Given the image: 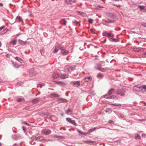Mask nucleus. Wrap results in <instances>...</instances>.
I'll return each mask as SVG.
<instances>
[{"mask_svg": "<svg viewBox=\"0 0 146 146\" xmlns=\"http://www.w3.org/2000/svg\"><path fill=\"white\" fill-rule=\"evenodd\" d=\"M69 2L67 3V4H72L73 3H75L76 2V0H69Z\"/></svg>", "mask_w": 146, "mask_h": 146, "instance_id": "obj_25", "label": "nucleus"}, {"mask_svg": "<svg viewBox=\"0 0 146 146\" xmlns=\"http://www.w3.org/2000/svg\"><path fill=\"white\" fill-rule=\"evenodd\" d=\"M15 59L17 61L19 62H21L23 60L20 58L18 57H16L15 58Z\"/></svg>", "mask_w": 146, "mask_h": 146, "instance_id": "obj_22", "label": "nucleus"}, {"mask_svg": "<svg viewBox=\"0 0 146 146\" xmlns=\"http://www.w3.org/2000/svg\"><path fill=\"white\" fill-rule=\"evenodd\" d=\"M103 7H101L100 6H97L96 7V9L98 10H100V8H102Z\"/></svg>", "mask_w": 146, "mask_h": 146, "instance_id": "obj_39", "label": "nucleus"}, {"mask_svg": "<svg viewBox=\"0 0 146 146\" xmlns=\"http://www.w3.org/2000/svg\"><path fill=\"white\" fill-rule=\"evenodd\" d=\"M68 76V74H62L60 76V77L62 79H65L67 78Z\"/></svg>", "mask_w": 146, "mask_h": 146, "instance_id": "obj_12", "label": "nucleus"}, {"mask_svg": "<svg viewBox=\"0 0 146 146\" xmlns=\"http://www.w3.org/2000/svg\"><path fill=\"white\" fill-rule=\"evenodd\" d=\"M39 98H37L35 99H33L31 100L32 103L33 104H36L38 103L40 100Z\"/></svg>", "mask_w": 146, "mask_h": 146, "instance_id": "obj_10", "label": "nucleus"}, {"mask_svg": "<svg viewBox=\"0 0 146 146\" xmlns=\"http://www.w3.org/2000/svg\"><path fill=\"white\" fill-rule=\"evenodd\" d=\"M28 72L29 75L31 76H35L37 73L36 69L34 68H31L29 69L28 71Z\"/></svg>", "mask_w": 146, "mask_h": 146, "instance_id": "obj_1", "label": "nucleus"}, {"mask_svg": "<svg viewBox=\"0 0 146 146\" xmlns=\"http://www.w3.org/2000/svg\"><path fill=\"white\" fill-rule=\"evenodd\" d=\"M65 1L66 3L67 4L68 3H67V1L66 0H65Z\"/></svg>", "mask_w": 146, "mask_h": 146, "instance_id": "obj_62", "label": "nucleus"}, {"mask_svg": "<svg viewBox=\"0 0 146 146\" xmlns=\"http://www.w3.org/2000/svg\"><path fill=\"white\" fill-rule=\"evenodd\" d=\"M36 139L39 141H41L44 140H43V137L41 136H39L38 137H36L35 138Z\"/></svg>", "mask_w": 146, "mask_h": 146, "instance_id": "obj_16", "label": "nucleus"}, {"mask_svg": "<svg viewBox=\"0 0 146 146\" xmlns=\"http://www.w3.org/2000/svg\"><path fill=\"white\" fill-rule=\"evenodd\" d=\"M139 120L140 121H144V119H139Z\"/></svg>", "mask_w": 146, "mask_h": 146, "instance_id": "obj_61", "label": "nucleus"}, {"mask_svg": "<svg viewBox=\"0 0 146 146\" xmlns=\"http://www.w3.org/2000/svg\"><path fill=\"white\" fill-rule=\"evenodd\" d=\"M84 142L86 143H96V142L95 141H84Z\"/></svg>", "mask_w": 146, "mask_h": 146, "instance_id": "obj_30", "label": "nucleus"}, {"mask_svg": "<svg viewBox=\"0 0 146 146\" xmlns=\"http://www.w3.org/2000/svg\"><path fill=\"white\" fill-rule=\"evenodd\" d=\"M60 50H61V53L64 55H66L68 53V51L66 50L62 46H61V48H60Z\"/></svg>", "mask_w": 146, "mask_h": 146, "instance_id": "obj_9", "label": "nucleus"}, {"mask_svg": "<svg viewBox=\"0 0 146 146\" xmlns=\"http://www.w3.org/2000/svg\"><path fill=\"white\" fill-rule=\"evenodd\" d=\"M25 100V99H23L22 98H18L17 99V101L19 102H21L23 101H24Z\"/></svg>", "mask_w": 146, "mask_h": 146, "instance_id": "obj_35", "label": "nucleus"}, {"mask_svg": "<svg viewBox=\"0 0 146 146\" xmlns=\"http://www.w3.org/2000/svg\"><path fill=\"white\" fill-rule=\"evenodd\" d=\"M50 96L52 97H59V95L55 93H52L50 95Z\"/></svg>", "mask_w": 146, "mask_h": 146, "instance_id": "obj_19", "label": "nucleus"}, {"mask_svg": "<svg viewBox=\"0 0 146 146\" xmlns=\"http://www.w3.org/2000/svg\"><path fill=\"white\" fill-rule=\"evenodd\" d=\"M125 90L123 89H117L116 91V94L118 95H120L121 96H123L125 95Z\"/></svg>", "mask_w": 146, "mask_h": 146, "instance_id": "obj_2", "label": "nucleus"}, {"mask_svg": "<svg viewBox=\"0 0 146 146\" xmlns=\"http://www.w3.org/2000/svg\"><path fill=\"white\" fill-rule=\"evenodd\" d=\"M51 131L50 130L46 131V135L49 134L51 133Z\"/></svg>", "mask_w": 146, "mask_h": 146, "instance_id": "obj_43", "label": "nucleus"}, {"mask_svg": "<svg viewBox=\"0 0 146 146\" xmlns=\"http://www.w3.org/2000/svg\"><path fill=\"white\" fill-rule=\"evenodd\" d=\"M16 41L15 40H14L13 41H11L10 42V44H12L13 45H15L16 44Z\"/></svg>", "mask_w": 146, "mask_h": 146, "instance_id": "obj_31", "label": "nucleus"}, {"mask_svg": "<svg viewBox=\"0 0 146 146\" xmlns=\"http://www.w3.org/2000/svg\"><path fill=\"white\" fill-rule=\"evenodd\" d=\"M114 35L110 33H108L107 37L110 39H112L114 37Z\"/></svg>", "mask_w": 146, "mask_h": 146, "instance_id": "obj_14", "label": "nucleus"}, {"mask_svg": "<svg viewBox=\"0 0 146 146\" xmlns=\"http://www.w3.org/2000/svg\"><path fill=\"white\" fill-rule=\"evenodd\" d=\"M73 23H76V24H78V22H77L76 21H73Z\"/></svg>", "mask_w": 146, "mask_h": 146, "instance_id": "obj_55", "label": "nucleus"}, {"mask_svg": "<svg viewBox=\"0 0 146 146\" xmlns=\"http://www.w3.org/2000/svg\"><path fill=\"white\" fill-rule=\"evenodd\" d=\"M108 34V33L107 32H104L102 33V35L104 36H107V37Z\"/></svg>", "mask_w": 146, "mask_h": 146, "instance_id": "obj_34", "label": "nucleus"}, {"mask_svg": "<svg viewBox=\"0 0 146 146\" xmlns=\"http://www.w3.org/2000/svg\"><path fill=\"white\" fill-rule=\"evenodd\" d=\"M73 84L76 86H78L80 85L79 82L78 81L74 82Z\"/></svg>", "mask_w": 146, "mask_h": 146, "instance_id": "obj_20", "label": "nucleus"}, {"mask_svg": "<svg viewBox=\"0 0 146 146\" xmlns=\"http://www.w3.org/2000/svg\"><path fill=\"white\" fill-rule=\"evenodd\" d=\"M141 25L144 27H146V23H141Z\"/></svg>", "mask_w": 146, "mask_h": 146, "instance_id": "obj_42", "label": "nucleus"}, {"mask_svg": "<svg viewBox=\"0 0 146 146\" xmlns=\"http://www.w3.org/2000/svg\"><path fill=\"white\" fill-rule=\"evenodd\" d=\"M59 100L60 101V102L61 103L63 102H67V101L66 100L63 98H60L59 99Z\"/></svg>", "mask_w": 146, "mask_h": 146, "instance_id": "obj_27", "label": "nucleus"}, {"mask_svg": "<svg viewBox=\"0 0 146 146\" xmlns=\"http://www.w3.org/2000/svg\"><path fill=\"white\" fill-rule=\"evenodd\" d=\"M98 70L102 72H104L105 71V70L104 69L102 68H98Z\"/></svg>", "mask_w": 146, "mask_h": 146, "instance_id": "obj_38", "label": "nucleus"}, {"mask_svg": "<svg viewBox=\"0 0 146 146\" xmlns=\"http://www.w3.org/2000/svg\"><path fill=\"white\" fill-rule=\"evenodd\" d=\"M91 77H85L84 79V80L85 82H89L91 81Z\"/></svg>", "mask_w": 146, "mask_h": 146, "instance_id": "obj_15", "label": "nucleus"}, {"mask_svg": "<svg viewBox=\"0 0 146 146\" xmlns=\"http://www.w3.org/2000/svg\"><path fill=\"white\" fill-rule=\"evenodd\" d=\"M1 145H2L1 143L0 142V146H1Z\"/></svg>", "mask_w": 146, "mask_h": 146, "instance_id": "obj_64", "label": "nucleus"}, {"mask_svg": "<svg viewBox=\"0 0 146 146\" xmlns=\"http://www.w3.org/2000/svg\"><path fill=\"white\" fill-rule=\"evenodd\" d=\"M11 62L14 68H17L20 67V66L19 65V64L15 62L14 61H12Z\"/></svg>", "mask_w": 146, "mask_h": 146, "instance_id": "obj_13", "label": "nucleus"}, {"mask_svg": "<svg viewBox=\"0 0 146 146\" xmlns=\"http://www.w3.org/2000/svg\"><path fill=\"white\" fill-rule=\"evenodd\" d=\"M19 43L21 45H24L29 43V42L27 41H24L21 39L18 40Z\"/></svg>", "mask_w": 146, "mask_h": 146, "instance_id": "obj_7", "label": "nucleus"}, {"mask_svg": "<svg viewBox=\"0 0 146 146\" xmlns=\"http://www.w3.org/2000/svg\"><path fill=\"white\" fill-rule=\"evenodd\" d=\"M115 90L113 88L111 89L108 92L107 94L109 95H111L114 92H115Z\"/></svg>", "mask_w": 146, "mask_h": 146, "instance_id": "obj_11", "label": "nucleus"}, {"mask_svg": "<svg viewBox=\"0 0 146 146\" xmlns=\"http://www.w3.org/2000/svg\"><path fill=\"white\" fill-rule=\"evenodd\" d=\"M30 109V107L29 106H26L23 109V110H29Z\"/></svg>", "mask_w": 146, "mask_h": 146, "instance_id": "obj_40", "label": "nucleus"}, {"mask_svg": "<svg viewBox=\"0 0 146 146\" xmlns=\"http://www.w3.org/2000/svg\"><path fill=\"white\" fill-rule=\"evenodd\" d=\"M98 129V128H97L96 127H94L93 128H92V129H89L88 130V132H89V133L91 132H92L93 131L95 130L96 129Z\"/></svg>", "mask_w": 146, "mask_h": 146, "instance_id": "obj_21", "label": "nucleus"}, {"mask_svg": "<svg viewBox=\"0 0 146 146\" xmlns=\"http://www.w3.org/2000/svg\"><path fill=\"white\" fill-rule=\"evenodd\" d=\"M65 70H67L68 71L70 72V70L72 71L75 70L76 66H70L68 65L65 66Z\"/></svg>", "mask_w": 146, "mask_h": 146, "instance_id": "obj_3", "label": "nucleus"}, {"mask_svg": "<svg viewBox=\"0 0 146 146\" xmlns=\"http://www.w3.org/2000/svg\"><path fill=\"white\" fill-rule=\"evenodd\" d=\"M77 12L79 14V15H81L85 17L86 15V14L84 12L80 11H77Z\"/></svg>", "mask_w": 146, "mask_h": 146, "instance_id": "obj_17", "label": "nucleus"}, {"mask_svg": "<svg viewBox=\"0 0 146 146\" xmlns=\"http://www.w3.org/2000/svg\"><path fill=\"white\" fill-rule=\"evenodd\" d=\"M142 136H144V137H145L146 136V135H145L144 134H142Z\"/></svg>", "mask_w": 146, "mask_h": 146, "instance_id": "obj_56", "label": "nucleus"}, {"mask_svg": "<svg viewBox=\"0 0 146 146\" xmlns=\"http://www.w3.org/2000/svg\"><path fill=\"white\" fill-rule=\"evenodd\" d=\"M112 40L113 41H114V42H116L117 41V40L115 38H114V39L113 38V39Z\"/></svg>", "mask_w": 146, "mask_h": 146, "instance_id": "obj_54", "label": "nucleus"}, {"mask_svg": "<svg viewBox=\"0 0 146 146\" xmlns=\"http://www.w3.org/2000/svg\"><path fill=\"white\" fill-rule=\"evenodd\" d=\"M66 120L69 122L71 123L74 125H76V123L75 121L74 120H72L71 118H66Z\"/></svg>", "mask_w": 146, "mask_h": 146, "instance_id": "obj_4", "label": "nucleus"}, {"mask_svg": "<svg viewBox=\"0 0 146 146\" xmlns=\"http://www.w3.org/2000/svg\"><path fill=\"white\" fill-rule=\"evenodd\" d=\"M8 50L9 51V52H13V53H14L15 52H13V50H12L11 49H10V48H8Z\"/></svg>", "mask_w": 146, "mask_h": 146, "instance_id": "obj_47", "label": "nucleus"}, {"mask_svg": "<svg viewBox=\"0 0 146 146\" xmlns=\"http://www.w3.org/2000/svg\"><path fill=\"white\" fill-rule=\"evenodd\" d=\"M139 88H141V90L142 89H144L145 91H146V86L144 85L143 86Z\"/></svg>", "mask_w": 146, "mask_h": 146, "instance_id": "obj_32", "label": "nucleus"}, {"mask_svg": "<svg viewBox=\"0 0 146 146\" xmlns=\"http://www.w3.org/2000/svg\"><path fill=\"white\" fill-rule=\"evenodd\" d=\"M108 123L110 124H112L113 123V122L111 120H109L108 121Z\"/></svg>", "mask_w": 146, "mask_h": 146, "instance_id": "obj_48", "label": "nucleus"}, {"mask_svg": "<svg viewBox=\"0 0 146 146\" xmlns=\"http://www.w3.org/2000/svg\"><path fill=\"white\" fill-rule=\"evenodd\" d=\"M17 135H15V138H16V137H17Z\"/></svg>", "mask_w": 146, "mask_h": 146, "instance_id": "obj_63", "label": "nucleus"}, {"mask_svg": "<svg viewBox=\"0 0 146 146\" xmlns=\"http://www.w3.org/2000/svg\"><path fill=\"white\" fill-rule=\"evenodd\" d=\"M135 138L136 139H141V137L139 134H136L135 135Z\"/></svg>", "mask_w": 146, "mask_h": 146, "instance_id": "obj_26", "label": "nucleus"}, {"mask_svg": "<svg viewBox=\"0 0 146 146\" xmlns=\"http://www.w3.org/2000/svg\"><path fill=\"white\" fill-rule=\"evenodd\" d=\"M52 78L54 79H56L60 76L59 74L57 72H54L52 74Z\"/></svg>", "mask_w": 146, "mask_h": 146, "instance_id": "obj_6", "label": "nucleus"}, {"mask_svg": "<svg viewBox=\"0 0 146 146\" xmlns=\"http://www.w3.org/2000/svg\"><path fill=\"white\" fill-rule=\"evenodd\" d=\"M6 56L7 58H9L10 56L9 54H7L6 55Z\"/></svg>", "mask_w": 146, "mask_h": 146, "instance_id": "obj_53", "label": "nucleus"}, {"mask_svg": "<svg viewBox=\"0 0 146 146\" xmlns=\"http://www.w3.org/2000/svg\"><path fill=\"white\" fill-rule=\"evenodd\" d=\"M61 46L60 44L56 46H55V49L53 51V52L54 53H56L59 49H60V48H61Z\"/></svg>", "mask_w": 146, "mask_h": 146, "instance_id": "obj_5", "label": "nucleus"}, {"mask_svg": "<svg viewBox=\"0 0 146 146\" xmlns=\"http://www.w3.org/2000/svg\"><path fill=\"white\" fill-rule=\"evenodd\" d=\"M138 7L141 10H143L145 8V7L144 6L139 5L138 6Z\"/></svg>", "mask_w": 146, "mask_h": 146, "instance_id": "obj_28", "label": "nucleus"}, {"mask_svg": "<svg viewBox=\"0 0 146 146\" xmlns=\"http://www.w3.org/2000/svg\"><path fill=\"white\" fill-rule=\"evenodd\" d=\"M107 94H106L105 95H104L103 96L104 98L108 99V97L107 96Z\"/></svg>", "mask_w": 146, "mask_h": 146, "instance_id": "obj_49", "label": "nucleus"}, {"mask_svg": "<svg viewBox=\"0 0 146 146\" xmlns=\"http://www.w3.org/2000/svg\"><path fill=\"white\" fill-rule=\"evenodd\" d=\"M108 99H116L117 100V98L116 96L115 95H113L111 96H110V97H108Z\"/></svg>", "mask_w": 146, "mask_h": 146, "instance_id": "obj_24", "label": "nucleus"}, {"mask_svg": "<svg viewBox=\"0 0 146 146\" xmlns=\"http://www.w3.org/2000/svg\"><path fill=\"white\" fill-rule=\"evenodd\" d=\"M55 82L56 84L61 86L64 87L66 86V84L64 82L60 81H56Z\"/></svg>", "mask_w": 146, "mask_h": 146, "instance_id": "obj_8", "label": "nucleus"}, {"mask_svg": "<svg viewBox=\"0 0 146 146\" xmlns=\"http://www.w3.org/2000/svg\"><path fill=\"white\" fill-rule=\"evenodd\" d=\"M5 28L4 26H3L0 27V31L1 30L3 29H4Z\"/></svg>", "mask_w": 146, "mask_h": 146, "instance_id": "obj_50", "label": "nucleus"}, {"mask_svg": "<svg viewBox=\"0 0 146 146\" xmlns=\"http://www.w3.org/2000/svg\"><path fill=\"white\" fill-rule=\"evenodd\" d=\"M17 145L18 146V145H17V143H15L13 145V146H14V145Z\"/></svg>", "mask_w": 146, "mask_h": 146, "instance_id": "obj_60", "label": "nucleus"}, {"mask_svg": "<svg viewBox=\"0 0 146 146\" xmlns=\"http://www.w3.org/2000/svg\"><path fill=\"white\" fill-rule=\"evenodd\" d=\"M88 22L91 24H92L93 22V20L91 19H88Z\"/></svg>", "mask_w": 146, "mask_h": 146, "instance_id": "obj_33", "label": "nucleus"}, {"mask_svg": "<svg viewBox=\"0 0 146 146\" xmlns=\"http://www.w3.org/2000/svg\"><path fill=\"white\" fill-rule=\"evenodd\" d=\"M3 6V4L2 3H0V6Z\"/></svg>", "mask_w": 146, "mask_h": 146, "instance_id": "obj_59", "label": "nucleus"}, {"mask_svg": "<svg viewBox=\"0 0 146 146\" xmlns=\"http://www.w3.org/2000/svg\"><path fill=\"white\" fill-rule=\"evenodd\" d=\"M55 138H58V139H64V137L63 136H57L55 135Z\"/></svg>", "mask_w": 146, "mask_h": 146, "instance_id": "obj_29", "label": "nucleus"}, {"mask_svg": "<svg viewBox=\"0 0 146 146\" xmlns=\"http://www.w3.org/2000/svg\"><path fill=\"white\" fill-rule=\"evenodd\" d=\"M17 19L19 20V21H21L22 20V18L20 16H18L16 18Z\"/></svg>", "mask_w": 146, "mask_h": 146, "instance_id": "obj_37", "label": "nucleus"}, {"mask_svg": "<svg viewBox=\"0 0 146 146\" xmlns=\"http://www.w3.org/2000/svg\"><path fill=\"white\" fill-rule=\"evenodd\" d=\"M110 105H113V106H121V105L119 104H110Z\"/></svg>", "mask_w": 146, "mask_h": 146, "instance_id": "obj_36", "label": "nucleus"}, {"mask_svg": "<svg viewBox=\"0 0 146 146\" xmlns=\"http://www.w3.org/2000/svg\"><path fill=\"white\" fill-rule=\"evenodd\" d=\"M61 21H63L62 24L63 25L65 26L66 25L67 22L65 19H61Z\"/></svg>", "mask_w": 146, "mask_h": 146, "instance_id": "obj_23", "label": "nucleus"}, {"mask_svg": "<svg viewBox=\"0 0 146 146\" xmlns=\"http://www.w3.org/2000/svg\"><path fill=\"white\" fill-rule=\"evenodd\" d=\"M90 31L93 34L95 33L93 29H91Z\"/></svg>", "mask_w": 146, "mask_h": 146, "instance_id": "obj_51", "label": "nucleus"}, {"mask_svg": "<svg viewBox=\"0 0 146 146\" xmlns=\"http://www.w3.org/2000/svg\"><path fill=\"white\" fill-rule=\"evenodd\" d=\"M106 23H109L112 22V21L111 20H108V21H106Z\"/></svg>", "mask_w": 146, "mask_h": 146, "instance_id": "obj_45", "label": "nucleus"}, {"mask_svg": "<svg viewBox=\"0 0 146 146\" xmlns=\"http://www.w3.org/2000/svg\"><path fill=\"white\" fill-rule=\"evenodd\" d=\"M33 142V141H31L30 142V144H35V142H33V143H32Z\"/></svg>", "mask_w": 146, "mask_h": 146, "instance_id": "obj_52", "label": "nucleus"}, {"mask_svg": "<svg viewBox=\"0 0 146 146\" xmlns=\"http://www.w3.org/2000/svg\"><path fill=\"white\" fill-rule=\"evenodd\" d=\"M104 76L103 74L101 73H98L97 75V77L98 78L102 79Z\"/></svg>", "mask_w": 146, "mask_h": 146, "instance_id": "obj_18", "label": "nucleus"}, {"mask_svg": "<svg viewBox=\"0 0 146 146\" xmlns=\"http://www.w3.org/2000/svg\"><path fill=\"white\" fill-rule=\"evenodd\" d=\"M25 124H26V125H27L29 126H30V125L28 123H26V122L25 123Z\"/></svg>", "mask_w": 146, "mask_h": 146, "instance_id": "obj_57", "label": "nucleus"}, {"mask_svg": "<svg viewBox=\"0 0 146 146\" xmlns=\"http://www.w3.org/2000/svg\"><path fill=\"white\" fill-rule=\"evenodd\" d=\"M21 33H19L18 34H17L16 35V36H15L17 38V37H18V36H19L21 35Z\"/></svg>", "mask_w": 146, "mask_h": 146, "instance_id": "obj_46", "label": "nucleus"}, {"mask_svg": "<svg viewBox=\"0 0 146 146\" xmlns=\"http://www.w3.org/2000/svg\"><path fill=\"white\" fill-rule=\"evenodd\" d=\"M22 128H23V130L24 131H25V129L24 127H23V126L22 127Z\"/></svg>", "mask_w": 146, "mask_h": 146, "instance_id": "obj_58", "label": "nucleus"}, {"mask_svg": "<svg viewBox=\"0 0 146 146\" xmlns=\"http://www.w3.org/2000/svg\"><path fill=\"white\" fill-rule=\"evenodd\" d=\"M77 131L78 132L82 134H83V135L85 134L84 133L82 132L81 131L79 130H77Z\"/></svg>", "mask_w": 146, "mask_h": 146, "instance_id": "obj_44", "label": "nucleus"}, {"mask_svg": "<svg viewBox=\"0 0 146 146\" xmlns=\"http://www.w3.org/2000/svg\"><path fill=\"white\" fill-rule=\"evenodd\" d=\"M72 111L70 109H68V110L66 111V113L67 114L69 112H71Z\"/></svg>", "mask_w": 146, "mask_h": 146, "instance_id": "obj_41", "label": "nucleus"}]
</instances>
